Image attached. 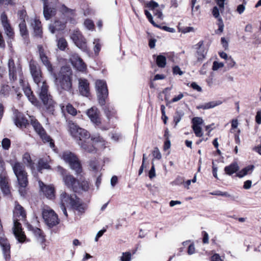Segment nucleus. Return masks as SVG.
I'll return each mask as SVG.
<instances>
[{
  "label": "nucleus",
  "mask_w": 261,
  "mask_h": 261,
  "mask_svg": "<svg viewBox=\"0 0 261 261\" xmlns=\"http://www.w3.org/2000/svg\"><path fill=\"white\" fill-rule=\"evenodd\" d=\"M105 231H106V229H102V230H99L97 232V234H96V237L95 238V241L96 242H97L98 241V238L101 237L103 235V234L104 233V232Z\"/></svg>",
  "instance_id": "nucleus-60"
},
{
  "label": "nucleus",
  "mask_w": 261,
  "mask_h": 261,
  "mask_svg": "<svg viewBox=\"0 0 261 261\" xmlns=\"http://www.w3.org/2000/svg\"><path fill=\"white\" fill-rule=\"evenodd\" d=\"M195 253V247L194 243L189 245L188 248V253L189 255H192Z\"/></svg>",
  "instance_id": "nucleus-50"
},
{
  "label": "nucleus",
  "mask_w": 261,
  "mask_h": 261,
  "mask_svg": "<svg viewBox=\"0 0 261 261\" xmlns=\"http://www.w3.org/2000/svg\"><path fill=\"white\" fill-rule=\"evenodd\" d=\"M245 10V7L244 5H239L237 7V11L239 14H242Z\"/></svg>",
  "instance_id": "nucleus-54"
},
{
  "label": "nucleus",
  "mask_w": 261,
  "mask_h": 261,
  "mask_svg": "<svg viewBox=\"0 0 261 261\" xmlns=\"http://www.w3.org/2000/svg\"><path fill=\"white\" fill-rule=\"evenodd\" d=\"M64 185L74 192L81 191H87L89 189V184L87 181L83 180L80 182L70 174H66L63 176Z\"/></svg>",
  "instance_id": "nucleus-7"
},
{
  "label": "nucleus",
  "mask_w": 261,
  "mask_h": 261,
  "mask_svg": "<svg viewBox=\"0 0 261 261\" xmlns=\"http://www.w3.org/2000/svg\"><path fill=\"white\" fill-rule=\"evenodd\" d=\"M219 56H220V57L221 58L224 59L226 61L229 59V57L228 56L227 54L224 52L219 53Z\"/></svg>",
  "instance_id": "nucleus-63"
},
{
  "label": "nucleus",
  "mask_w": 261,
  "mask_h": 261,
  "mask_svg": "<svg viewBox=\"0 0 261 261\" xmlns=\"http://www.w3.org/2000/svg\"><path fill=\"white\" fill-rule=\"evenodd\" d=\"M11 144V141L8 138H4L3 139L2 141V145L3 148V149L5 150H8Z\"/></svg>",
  "instance_id": "nucleus-41"
},
{
  "label": "nucleus",
  "mask_w": 261,
  "mask_h": 261,
  "mask_svg": "<svg viewBox=\"0 0 261 261\" xmlns=\"http://www.w3.org/2000/svg\"><path fill=\"white\" fill-rule=\"evenodd\" d=\"M71 38L77 47L85 52L88 53L89 49L87 46L86 39L79 31H74L71 35Z\"/></svg>",
  "instance_id": "nucleus-13"
},
{
  "label": "nucleus",
  "mask_w": 261,
  "mask_h": 261,
  "mask_svg": "<svg viewBox=\"0 0 261 261\" xmlns=\"http://www.w3.org/2000/svg\"><path fill=\"white\" fill-rule=\"evenodd\" d=\"M26 217L25 212L23 207L18 203L15 202L14 210L13 211V233L19 242L22 243L25 241V236L22 231L21 225L18 222L23 220Z\"/></svg>",
  "instance_id": "nucleus-4"
},
{
  "label": "nucleus",
  "mask_w": 261,
  "mask_h": 261,
  "mask_svg": "<svg viewBox=\"0 0 261 261\" xmlns=\"http://www.w3.org/2000/svg\"><path fill=\"white\" fill-rule=\"evenodd\" d=\"M203 243L204 244H208V240H209L208 234L205 231H203Z\"/></svg>",
  "instance_id": "nucleus-59"
},
{
  "label": "nucleus",
  "mask_w": 261,
  "mask_h": 261,
  "mask_svg": "<svg viewBox=\"0 0 261 261\" xmlns=\"http://www.w3.org/2000/svg\"><path fill=\"white\" fill-rule=\"evenodd\" d=\"M66 109L69 114L73 116H75L77 112L76 109L70 104H68L66 106Z\"/></svg>",
  "instance_id": "nucleus-42"
},
{
  "label": "nucleus",
  "mask_w": 261,
  "mask_h": 261,
  "mask_svg": "<svg viewBox=\"0 0 261 261\" xmlns=\"http://www.w3.org/2000/svg\"><path fill=\"white\" fill-rule=\"evenodd\" d=\"M79 90L80 94L84 96L89 97L90 92L89 83L85 79H79Z\"/></svg>",
  "instance_id": "nucleus-22"
},
{
  "label": "nucleus",
  "mask_w": 261,
  "mask_h": 261,
  "mask_svg": "<svg viewBox=\"0 0 261 261\" xmlns=\"http://www.w3.org/2000/svg\"><path fill=\"white\" fill-rule=\"evenodd\" d=\"M34 233L35 236L37 237L38 241L40 242L43 243L45 241L44 236H43L41 230L38 228H35L34 229Z\"/></svg>",
  "instance_id": "nucleus-37"
},
{
  "label": "nucleus",
  "mask_w": 261,
  "mask_h": 261,
  "mask_svg": "<svg viewBox=\"0 0 261 261\" xmlns=\"http://www.w3.org/2000/svg\"><path fill=\"white\" fill-rule=\"evenodd\" d=\"M26 11L25 10H20L18 12V16L20 20V22H25V18L26 16Z\"/></svg>",
  "instance_id": "nucleus-46"
},
{
  "label": "nucleus",
  "mask_w": 261,
  "mask_h": 261,
  "mask_svg": "<svg viewBox=\"0 0 261 261\" xmlns=\"http://www.w3.org/2000/svg\"><path fill=\"white\" fill-rule=\"evenodd\" d=\"M131 254L129 252H123L121 257V261H130Z\"/></svg>",
  "instance_id": "nucleus-44"
},
{
  "label": "nucleus",
  "mask_w": 261,
  "mask_h": 261,
  "mask_svg": "<svg viewBox=\"0 0 261 261\" xmlns=\"http://www.w3.org/2000/svg\"><path fill=\"white\" fill-rule=\"evenodd\" d=\"M99 103L103 106L106 103V98L108 95V90L105 81L97 80L95 83Z\"/></svg>",
  "instance_id": "nucleus-10"
},
{
  "label": "nucleus",
  "mask_w": 261,
  "mask_h": 261,
  "mask_svg": "<svg viewBox=\"0 0 261 261\" xmlns=\"http://www.w3.org/2000/svg\"><path fill=\"white\" fill-rule=\"evenodd\" d=\"M31 25L34 30V35L36 37L42 38V30L41 21L35 18L33 20Z\"/></svg>",
  "instance_id": "nucleus-25"
},
{
  "label": "nucleus",
  "mask_w": 261,
  "mask_h": 261,
  "mask_svg": "<svg viewBox=\"0 0 261 261\" xmlns=\"http://www.w3.org/2000/svg\"><path fill=\"white\" fill-rule=\"evenodd\" d=\"M58 0H55L54 2H51L49 4H47V1L43 3V14L46 20L49 19L56 14L57 8H59L60 12L64 15L70 18L74 16V10L69 9L64 5H58Z\"/></svg>",
  "instance_id": "nucleus-5"
},
{
  "label": "nucleus",
  "mask_w": 261,
  "mask_h": 261,
  "mask_svg": "<svg viewBox=\"0 0 261 261\" xmlns=\"http://www.w3.org/2000/svg\"><path fill=\"white\" fill-rule=\"evenodd\" d=\"M226 61L229 67L231 68L233 67L236 64V62L234 61V60L231 57H229V59Z\"/></svg>",
  "instance_id": "nucleus-58"
},
{
  "label": "nucleus",
  "mask_w": 261,
  "mask_h": 261,
  "mask_svg": "<svg viewBox=\"0 0 261 261\" xmlns=\"http://www.w3.org/2000/svg\"><path fill=\"white\" fill-rule=\"evenodd\" d=\"M39 186L40 191L47 198L53 199L55 198V188L53 185H46L41 181H39Z\"/></svg>",
  "instance_id": "nucleus-18"
},
{
  "label": "nucleus",
  "mask_w": 261,
  "mask_h": 261,
  "mask_svg": "<svg viewBox=\"0 0 261 261\" xmlns=\"http://www.w3.org/2000/svg\"><path fill=\"white\" fill-rule=\"evenodd\" d=\"M152 166L150 170L149 171V177L150 178H153L155 176V167L154 164L153 163V160L152 161Z\"/></svg>",
  "instance_id": "nucleus-48"
},
{
  "label": "nucleus",
  "mask_w": 261,
  "mask_h": 261,
  "mask_svg": "<svg viewBox=\"0 0 261 261\" xmlns=\"http://www.w3.org/2000/svg\"><path fill=\"white\" fill-rule=\"evenodd\" d=\"M170 145H171V144H170V141L169 140H167L165 143H164V150H167L170 147Z\"/></svg>",
  "instance_id": "nucleus-62"
},
{
  "label": "nucleus",
  "mask_w": 261,
  "mask_h": 261,
  "mask_svg": "<svg viewBox=\"0 0 261 261\" xmlns=\"http://www.w3.org/2000/svg\"><path fill=\"white\" fill-rule=\"evenodd\" d=\"M66 206H70L81 214L84 213L86 210V206L75 194L69 195L65 192L62 191L60 194V207L67 217L68 214Z\"/></svg>",
  "instance_id": "nucleus-3"
},
{
  "label": "nucleus",
  "mask_w": 261,
  "mask_h": 261,
  "mask_svg": "<svg viewBox=\"0 0 261 261\" xmlns=\"http://www.w3.org/2000/svg\"><path fill=\"white\" fill-rule=\"evenodd\" d=\"M152 155L154 159L160 160L162 158L161 153L157 147L154 148L152 151Z\"/></svg>",
  "instance_id": "nucleus-43"
},
{
  "label": "nucleus",
  "mask_w": 261,
  "mask_h": 261,
  "mask_svg": "<svg viewBox=\"0 0 261 261\" xmlns=\"http://www.w3.org/2000/svg\"><path fill=\"white\" fill-rule=\"evenodd\" d=\"M89 168L93 171H97L99 170V166L96 160H92L89 162Z\"/></svg>",
  "instance_id": "nucleus-40"
},
{
  "label": "nucleus",
  "mask_w": 261,
  "mask_h": 261,
  "mask_svg": "<svg viewBox=\"0 0 261 261\" xmlns=\"http://www.w3.org/2000/svg\"><path fill=\"white\" fill-rule=\"evenodd\" d=\"M66 21L56 20L53 24L49 26V30L51 33H55L56 31L62 30L65 27Z\"/></svg>",
  "instance_id": "nucleus-29"
},
{
  "label": "nucleus",
  "mask_w": 261,
  "mask_h": 261,
  "mask_svg": "<svg viewBox=\"0 0 261 261\" xmlns=\"http://www.w3.org/2000/svg\"><path fill=\"white\" fill-rule=\"evenodd\" d=\"M23 91L29 101L34 106H37L39 103L38 101L33 94V92L31 91V88L28 87H24Z\"/></svg>",
  "instance_id": "nucleus-30"
},
{
  "label": "nucleus",
  "mask_w": 261,
  "mask_h": 261,
  "mask_svg": "<svg viewBox=\"0 0 261 261\" xmlns=\"http://www.w3.org/2000/svg\"><path fill=\"white\" fill-rule=\"evenodd\" d=\"M30 69L34 82L37 86V92L46 110L51 113L54 111L55 102L48 93V86L42 79L40 68L34 62H30Z\"/></svg>",
  "instance_id": "nucleus-2"
},
{
  "label": "nucleus",
  "mask_w": 261,
  "mask_h": 261,
  "mask_svg": "<svg viewBox=\"0 0 261 261\" xmlns=\"http://www.w3.org/2000/svg\"><path fill=\"white\" fill-rule=\"evenodd\" d=\"M13 121L15 124L19 127L26 126L28 124V120L24 118L22 114L15 110L14 112Z\"/></svg>",
  "instance_id": "nucleus-23"
},
{
  "label": "nucleus",
  "mask_w": 261,
  "mask_h": 261,
  "mask_svg": "<svg viewBox=\"0 0 261 261\" xmlns=\"http://www.w3.org/2000/svg\"><path fill=\"white\" fill-rule=\"evenodd\" d=\"M85 26L89 30H91L94 27L93 23L92 20L86 19L84 22Z\"/></svg>",
  "instance_id": "nucleus-49"
},
{
  "label": "nucleus",
  "mask_w": 261,
  "mask_h": 261,
  "mask_svg": "<svg viewBox=\"0 0 261 261\" xmlns=\"http://www.w3.org/2000/svg\"><path fill=\"white\" fill-rule=\"evenodd\" d=\"M62 159L68 163L71 169L75 171V173L80 174L82 171L81 164L77 157L70 151H65L62 153Z\"/></svg>",
  "instance_id": "nucleus-9"
},
{
  "label": "nucleus",
  "mask_w": 261,
  "mask_h": 261,
  "mask_svg": "<svg viewBox=\"0 0 261 261\" xmlns=\"http://www.w3.org/2000/svg\"><path fill=\"white\" fill-rule=\"evenodd\" d=\"M255 121L258 124H261V110L258 111L256 113V115L255 116Z\"/></svg>",
  "instance_id": "nucleus-55"
},
{
  "label": "nucleus",
  "mask_w": 261,
  "mask_h": 261,
  "mask_svg": "<svg viewBox=\"0 0 261 261\" xmlns=\"http://www.w3.org/2000/svg\"><path fill=\"white\" fill-rule=\"evenodd\" d=\"M86 115L93 124L96 125L100 124V112L97 108L93 107L89 109L86 111Z\"/></svg>",
  "instance_id": "nucleus-17"
},
{
  "label": "nucleus",
  "mask_w": 261,
  "mask_h": 261,
  "mask_svg": "<svg viewBox=\"0 0 261 261\" xmlns=\"http://www.w3.org/2000/svg\"><path fill=\"white\" fill-rule=\"evenodd\" d=\"M13 172L17 177L18 184V191L21 196H24L27 192L28 185V174L24 170L23 165L17 161L11 163Z\"/></svg>",
  "instance_id": "nucleus-6"
},
{
  "label": "nucleus",
  "mask_w": 261,
  "mask_h": 261,
  "mask_svg": "<svg viewBox=\"0 0 261 261\" xmlns=\"http://www.w3.org/2000/svg\"><path fill=\"white\" fill-rule=\"evenodd\" d=\"M3 236V233L0 234V245L2 248L3 258L5 261H10L11 259L10 245L6 238Z\"/></svg>",
  "instance_id": "nucleus-15"
},
{
  "label": "nucleus",
  "mask_w": 261,
  "mask_h": 261,
  "mask_svg": "<svg viewBox=\"0 0 261 261\" xmlns=\"http://www.w3.org/2000/svg\"><path fill=\"white\" fill-rule=\"evenodd\" d=\"M245 31L246 32H252V25L251 24H248L246 25L245 28Z\"/></svg>",
  "instance_id": "nucleus-64"
},
{
  "label": "nucleus",
  "mask_w": 261,
  "mask_h": 261,
  "mask_svg": "<svg viewBox=\"0 0 261 261\" xmlns=\"http://www.w3.org/2000/svg\"><path fill=\"white\" fill-rule=\"evenodd\" d=\"M70 60L72 65L79 71L85 72L87 70V66L83 60L76 54L70 56Z\"/></svg>",
  "instance_id": "nucleus-16"
},
{
  "label": "nucleus",
  "mask_w": 261,
  "mask_h": 261,
  "mask_svg": "<svg viewBox=\"0 0 261 261\" xmlns=\"http://www.w3.org/2000/svg\"><path fill=\"white\" fill-rule=\"evenodd\" d=\"M252 181L250 180H247L244 183L243 188L245 189H249L251 187Z\"/></svg>",
  "instance_id": "nucleus-56"
},
{
  "label": "nucleus",
  "mask_w": 261,
  "mask_h": 261,
  "mask_svg": "<svg viewBox=\"0 0 261 261\" xmlns=\"http://www.w3.org/2000/svg\"><path fill=\"white\" fill-rule=\"evenodd\" d=\"M191 87L193 89H194L198 92H200L202 90L201 88L195 82H193L191 84Z\"/></svg>",
  "instance_id": "nucleus-57"
},
{
  "label": "nucleus",
  "mask_w": 261,
  "mask_h": 261,
  "mask_svg": "<svg viewBox=\"0 0 261 261\" xmlns=\"http://www.w3.org/2000/svg\"><path fill=\"white\" fill-rule=\"evenodd\" d=\"M38 48L40 58L42 61V63L46 67L47 71L50 74H53L54 71L53 67L50 62L49 61L47 56L45 55L42 46L41 45H39L38 46Z\"/></svg>",
  "instance_id": "nucleus-20"
},
{
  "label": "nucleus",
  "mask_w": 261,
  "mask_h": 261,
  "mask_svg": "<svg viewBox=\"0 0 261 261\" xmlns=\"http://www.w3.org/2000/svg\"><path fill=\"white\" fill-rule=\"evenodd\" d=\"M57 45L60 49L64 50L67 46V42L64 38H61L58 41Z\"/></svg>",
  "instance_id": "nucleus-39"
},
{
  "label": "nucleus",
  "mask_w": 261,
  "mask_h": 261,
  "mask_svg": "<svg viewBox=\"0 0 261 261\" xmlns=\"http://www.w3.org/2000/svg\"><path fill=\"white\" fill-rule=\"evenodd\" d=\"M20 35L25 38L28 35V31L25 22H20L19 24Z\"/></svg>",
  "instance_id": "nucleus-34"
},
{
  "label": "nucleus",
  "mask_w": 261,
  "mask_h": 261,
  "mask_svg": "<svg viewBox=\"0 0 261 261\" xmlns=\"http://www.w3.org/2000/svg\"><path fill=\"white\" fill-rule=\"evenodd\" d=\"M212 14L214 17L218 19V30L220 32H222L224 29V24L222 18L220 16V10L217 6L213 8Z\"/></svg>",
  "instance_id": "nucleus-28"
},
{
  "label": "nucleus",
  "mask_w": 261,
  "mask_h": 261,
  "mask_svg": "<svg viewBox=\"0 0 261 261\" xmlns=\"http://www.w3.org/2000/svg\"><path fill=\"white\" fill-rule=\"evenodd\" d=\"M93 44L95 45L94 50L95 54H98L100 50L101 45L99 43V40L95 39L93 41Z\"/></svg>",
  "instance_id": "nucleus-45"
},
{
  "label": "nucleus",
  "mask_w": 261,
  "mask_h": 261,
  "mask_svg": "<svg viewBox=\"0 0 261 261\" xmlns=\"http://www.w3.org/2000/svg\"><path fill=\"white\" fill-rule=\"evenodd\" d=\"M222 103V101L220 100L211 101L204 104L203 106L204 109H208L213 108L217 106L220 105Z\"/></svg>",
  "instance_id": "nucleus-38"
},
{
  "label": "nucleus",
  "mask_w": 261,
  "mask_h": 261,
  "mask_svg": "<svg viewBox=\"0 0 261 261\" xmlns=\"http://www.w3.org/2000/svg\"><path fill=\"white\" fill-rule=\"evenodd\" d=\"M22 161L27 167H29L31 169L32 172L33 173L34 170H35L34 163L33 162L29 153H25L23 154Z\"/></svg>",
  "instance_id": "nucleus-31"
},
{
  "label": "nucleus",
  "mask_w": 261,
  "mask_h": 261,
  "mask_svg": "<svg viewBox=\"0 0 261 261\" xmlns=\"http://www.w3.org/2000/svg\"><path fill=\"white\" fill-rule=\"evenodd\" d=\"M254 167L253 165H249L237 173V176L240 178L244 177L248 173H251L253 171Z\"/></svg>",
  "instance_id": "nucleus-33"
},
{
  "label": "nucleus",
  "mask_w": 261,
  "mask_h": 261,
  "mask_svg": "<svg viewBox=\"0 0 261 261\" xmlns=\"http://www.w3.org/2000/svg\"><path fill=\"white\" fill-rule=\"evenodd\" d=\"M196 0H191L192 13L197 12L199 10V5H197L195 7H194V5L196 4Z\"/></svg>",
  "instance_id": "nucleus-53"
},
{
  "label": "nucleus",
  "mask_w": 261,
  "mask_h": 261,
  "mask_svg": "<svg viewBox=\"0 0 261 261\" xmlns=\"http://www.w3.org/2000/svg\"><path fill=\"white\" fill-rule=\"evenodd\" d=\"M238 170L239 166L237 163H232L224 168V171L229 175L236 173Z\"/></svg>",
  "instance_id": "nucleus-32"
},
{
  "label": "nucleus",
  "mask_w": 261,
  "mask_h": 261,
  "mask_svg": "<svg viewBox=\"0 0 261 261\" xmlns=\"http://www.w3.org/2000/svg\"><path fill=\"white\" fill-rule=\"evenodd\" d=\"M211 261H224L223 259L221 258V256L218 253H215L211 257Z\"/></svg>",
  "instance_id": "nucleus-52"
},
{
  "label": "nucleus",
  "mask_w": 261,
  "mask_h": 261,
  "mask_svg": "<svg viewBox=\"0 0 261 261\" xmlns=\"http://www.w3.org/2000/svg\"><path fill=\"white\" fill-rule=\"evenodd\" d=\"M117 177L116 176H113L111 179V185L112 187H114L117 182Z\"/></svg>",
  "instance_id": "nucleus-61"
},
{
  "label": "nucleus",
  "mask_w": 261,
  "mask_h": 261,
  "mask_svg": "<svg viewBox=\"0 0 261 261\" xmlns=\"http://www.w3.org/2000/svg\"><path fill=\"white\" fill-rule=\"evenodd\" d=\"M0 19L6 35L10 38H13L14 34L13 30L9 22L7 16L5 13L3 12L1 14Z\"/></svg>",
  "instance_id": "nucleus-19"
},
{
  "label": "nucleus",
  "mask_w": 261,
  "mask_h": 261,
  "mask_svg": "<svg viewBox=\"0 0 261 261\" xmlns=\"http://www.w3.org/2000/svg\"><path fill=\"white\" fill-rule=\"evenodd\" d=\"M30 118L31 124L33 126L36 133L40 136L42 141L44 143L49 142L50 147L51 148H54L55 147L54 143L53 142V140L50 137L46 134L44 129L36 119L33 117Z\"/></svg>",
  "instance_id": "nucleus-12"
},
{
  "label": "nucleus",
  "mask_w": 261,
  "mask_h": 261,
  "mask_svg": "<svg viewBox=\"0 0 261 261\" xmlns=\"http://www.w3.org/2000/svg\"><path fill=\"white\" fill-rule=\"evenodd\" d=\"M8 179L4 175L0 174V187L5 195H8L10 193L9 187L8 186Z\"/></svg>",
  "instance_id": "nucleus-27"
},
{
  "label": "nucleus",
  "mask_w": 261,
  "mask_h": 261,
  "mask_svg": "<svg viewBox=\"0 0 261 261\" xmlns=\"http://www.w3.org/2000/svg\"><path fill=\"white\" fill-rule=\"evenodd\" d=\"M44 169H50V166L48 165L47 161H44L43 159H40L38 161L37 170L41 172V171Z\"/></svg>",
  "instance_id": "nucleus-36"
},
{
  "label": "nucleus",
  "mask_w": 261,
  "mask_h": 261,
  "mask_svg": "<svg viewBox=\"0 0 261 261\" xmlns=\"http://www.w3.org/2000/svg\"><path fill=\"white\" fill-rule=\"evenodd\" d=\"M156 63L160 68H164L166 64V58L163 55H159L156 59Z\"/></svg>",
  "instance_id": "nucleus-35"
},
{
  "label": "nucleus",
  "mask_w": 261,
  "mask_h": 261,
  "mask_svg": "<svg viewBox=\"0 0 261 261\" xmlns=\"http://www.w3.org/2000/svg\"><path fill=\"white\" fill-rule=\"evenodd\" d=\"M195 47L197 49L196 57L197 59V61L201 62L205 58L206 55V51L203 46V42H199L195 45Z\"/></svg>",
  "instance_id": "nucleus-24"
},
{
  "label": "nucleus",
  "mask_w": 261,
  "mask_h": 261,
  "mask_svg": "<svg viewBox=\"0 0 261 261\" xmlns=\"http://www.w3.org/2000/svg\"><path fill=\"white\" fill-rule=\"evenodd\" d=\"M68 126L71 136L78 145L87 152H95L99 143L103 142L102 139L99 136L91 137L87 130L79 127L72 121L69 122Z\"/></svg>",
  "instance_id": "nucleus-1"
},
{
  "label": "nucleus",
  "mask_w": 261,
  "mask_h": 261,
  "mask_svg": "<svg viewBox=\"0 0 261 261\" xmlns=\"http://www.w3.org/2000/svg\"><path fill=\"white\" fill-rule=\"evenodd\" d=\"M9 74L11 80L14 81L17 78V75L22 74L21 67L19 63L15 64L12 59H9L8 61Z\"/></svg>",
  "instance_id": "nucleus-14"
},
{
  "label": "nucleus",
  "mask_w": 261,
  "mask_h": 261,
  "mask_svg": "<svg viewBox=\"0 0 261 261\" xmlns=\"http://www.w3.org/2000/svg\"><path fill=\"white\" fill-rule=\"evenodd\" d=\"M42 217L46 224L50 228L57 225L59 223L57 215L49 207L43 209Z\"/></svg>",
  "instance_id": "nucleus-11"
},
{
  "label": "nucleus",
  "mask_w": 261,
  "mask_h": 261,
  "mask_svg": "<svg viewBox=\"0 0 261 261\" xmlns=\"http://www.w3.org/2000/svg\"><path fill=\"white\" fill-rule=\"evenodd\" d=\"M180 31L184 34L191 32H194V28L193 27H188L180 29Z\"/></svg>",
  "instance_id": "nucleus-51"
},
{
  "label": "nucleus",
  "mask_w": 261,
  "mask_h": 261,
  "mask_svg": "<svg viewBox=\"0 0 261 261\" xmlns=\"http://www.w3.org/2000/svg\"><path fill=\"white\" fill-rule=\"evenodd\" d=\"M71 71L68 68H62L60 71L58 78L56 80L59 82L60 87L67 91H70L72 88Z\"/></svg>",
  "instance_id": "nucleus-8"
},
{
  "label": "nucleus",
  "mask_w": 261,
  "mask_h": 261,
  "mask_svg": "<svg viewBox=\"0 0 261 261\" xmlns=\"http://www.w3.org/2000/svg\"><path fill=\"white\" fill-rule=\"evenodd\" d=\"M192 128L197 137H201L203 136L202 128L200 126L203 123V120L201 117H194L192 120Z\"/></svg>",
  "instance_id": "nucleus-21"
},
{
  "label": "nucleus",
  "mask_w": 261,
  "mask_h": 261,
  "mask_svg": "<svg viewBox=\"0 0 261 261\" xmlns=\"http://www.w3.org/2000/svg\"><path fill=\"white\" fill-rule=\"evenodd\" d=\"M224 66V64L222 62H218L217 61H214L213 64L212 69L213 70H217L220 68Z\"/></svg>",
  "instance_id": "nucleus-47"
},
{
  "label": "nucleus",
  "mask_w": 261,
  "mask_h": 261,
  "mask_svg": "<svg viewBox=\"0 0 261 261\" xmlns=\"http://www.w3.org/2000/svg\"><path fill=\"white\" fill-rule=\"evenodd\" d=\"M146 7L153 11L154 15L158 18L161 20L163 19V15L162 12L159 9H157L159 7V4L157 3L154 1L150 2L146 4Z\"/></svg>",
  "instance_id": "nucleus-26"
}]
</instances>
